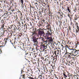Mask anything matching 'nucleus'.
Masks as SVG:
<instances>
[{
  "mask_svg": "<svg viewBox=\"0 0 79 79\" xmlns=\"http://www.w3.org/2000/svg\"><path fill=\"white\" fill-rule=\"evenodd\" d=\"M34 30H33V29H32L33 31L32 32V34L31 35V41H32L33 43L35 45H37L38 44V42L37 41V40H38L39 38H37L36 37L37 36V32H38L40 28H39L37 27H35L33 28ZM35 29V31H34Z\"/></svg>",
  "mask_w": 79,
  "mask_h": 79,
  "instance_id": "1",
  "label": "nucleus"
},
{
  "mask_svg": "<svg viewBox=\"0 0 79 79\" xmlns=\"http://www.w3.org/2000/svg\"><path fill=\"white\" fill-rule=\"evenodd\" d=\"M45 24H46V27L47 29L48 30V31H47V32L46 33V35H51L52 34V28L50 26V25L47 22V21L45 22Z\"/></svg>",
  "mask_w": 79,
  "mask_h": 79,
  "instance_id": "2",
  "label": "nucleus"
},
{
  "mask_svg": "<svg viewBox=\"0 0 79 79\" xmlns=\"http://www.w3.org/2000/svg\"><path fill=\"white\" fill-rule=\"evenodd\" d=\"M63 74L64 76V77L65 79H66L67 77H68V76L69 78L71 79V77H73V74H70L69 73V72H68V74L66 75V72L64 71V70H63Z\"/></svg>",
  "mask_w": 79,
  "mask_h": 79,
  "instance_id": "3",
  "label": "nucleus"
},
{
  "mask_svg": "<svg viewBox=\"0 0 79 79\" xmlns=\"http://www.w3.org/2000/svg\"><path fill=\"white\" fill-rule=\"evenodd\" d=\"M24 26L26 29H27L28 28L29 30L31 29H33L34 30V28H33V26H32V24L31 23V22H30L28 23V24L27 23H25L24 25Z\"/></svg>",
  "mask_w": 79,
  "mask_h": 79,
  "instance_id": "4",
  "label": "nucleus"
},
{
  "mask_svg": "<svg viewBox=\"0 0 79 79\" xmlns=\"http://www.w3.org/2000/svg\"><path fill=\"white\" fill-rule=\"evenodd\" d=\"M38 34L40 36H42L43 37H45V33L44 32V30L40 28L39 31L38 32Z\"/></svg>",
  "mask_w": 79,
  "mask_h": 79,
  "instance_id": "5",
  "label": "nucleus"
},
{
  "mask_svg": "<svg viewBox=\"0 0 79 79\" xmlns=\"http://www.w3.org/2000/svg\"><path fill=\"white\" fill-rule=\"evenodd\" d=\"M68 49L69 50V52H70V53H72V55H73V56H74V54H76V49H72L71 48V46H69V48H68Z\"/></svg>",
  "mask_w": 79,
  "mask_h": 79,
  "instance_id": "6",
  "label": "nucleus"
},
{
  "mask_svg": "<svg viewBox=\"0 0 79 79\" xmlns=\"http://www.w3.org/2000/svg\"><path fill=\"white\" fill-rule=\"evenodd\" d=\"M72 54L73 53L68 52H66L65 53L64 55H66L65 56L66 58H71V56H73V55H72Z\"/></svg>",
  "mask_w": 79,
  "mask_h": 79,
  "instance_id": "7",
  "label": "nucleus"
},
{
  "mask_svg": "<svg viewBox=\"0 0 79 79\" xmlns=\"http://www.w3.org/2000/svg\"><path fill=\"white\" fill-rule=\"evenodd\" d=\"M37 56V53H34L33 54L32 53L31 55V56H30V58L32 60H34L35 61H37V59H35Z\"/></svg>",
  "mask_w": 79,
  "mask_h": 79,
  "instance_id": "8",
  "label": "nucleus"
},
{
  "mask_svg": "<svg viewBox=\"0 0 79 79\" xmlns=\"http://www.w3.org/2000/svg\"><path fill=\"white\" fill-rule=\"evenodd\" d=\"M39 39L41 40V41H42V43H47V40L45 41V39H44V38L43 37H40L39 38Z\"/></svg>",
  "mask_w": 79,
  "mask_h": 79,
  "instance_id": "9",
  "label": "nucleus"
},
{
  "mask_svg": "<svg viewBox=\"0 0 79 79\" xmlns=\"http://www.w3.org/2000/svg\"><path fill=\"white\" fill-rule=\"evenodd\" d=\"M40 48L42 50H45L47 48V47L43 44H41L40 45Z\"/></svg>",
  "mask_w": 79,
  "mask_h": 79,
  "instance_id": "10",
  "label": "nucleus"
},
{
  "mask_svg": "<svg viewBox=\"0 0 79 79\" xmlns=\"http://www.w3.org/2000/svg\"><path fill=\"white\" fill-rule=\"evenodd\" d=\"M46 35V36L48 37L46 38V39L48 40V41H49V42H52V37H49L48 36H49V35Z\"/></svg>",
  "mask_w": 79,
  "mask_h": 79,
  "instance_id": "11",
  "label": "nucleus"
},
{
  "mask_svg": "<svg viewBox=\"0 0 79 79\" xmlns=\"http://www.w3.org/2000/svg\"><path fill=\"white\" fill-rule=\"evenodd\" d=\"M54 50H55V51H54L53 54L54 55V54L56 56H57L56 55V53H57V55H59V50L58 49H57V48H56V49H54Z\"/></svg>",
  "mask_w": 79,
  "mask_h": 79,
  "instance_id": "12",
  "label": "nucleus"
},
{
  "mask_svg": "<svg viewBox=\"0 0 79 79\" xmlns=\"http://www.w3.org/2000/svg\"><path fill=\"white\" fill-rule=\"evenodd\" d=\"M9 38H10V37H9L6 38V41H3V42H2V45H4V46L5 45V44L6 43V40H8V39H9Z\"/></svg>",
  "mask_w": 79,
  "mask_h": 79,
  "instance_id": "13",
  "label": "nucleus"
},
{
  "mask_svg": "<svg viewBox=\"0 0 79 79\" xmlns=\"http://www.w3.org/2000/svg\"><path fill=\"white\" fill-rule=\"evenodd\" d=\"M42 53H40L39 54L38 56L40 57V58L42 60H44V58L43 57V56H42Z\"/></svg>",
  "mask_w": 79,
  "mask_h": 79,
  "instance_id": "14",
  "label": "nucleus"
},
{
  "mask_svg": "<svg viewBox=\"0 0 79 79\" xmlns=\"http://www.w3.org/2000/svg\"><path fill=\"white\" fill-rule=\"evenodd\" d=\"M67 16L69 17V18L70 21H72V19H73V15L68 14L67 15Z\"/></svg>",
  "mask_w": 79,
  "mask_h": 79,
  "instance_id": "15",
  "label": "nucleus"
},
{
  "mask_svg": "<svg viewBox=\"0 0 79 79\" xmlns=\"http://www.w3.org/2000/svg\"><path fill=\"white\" fill-rule=\"evenodd\" d=\"M32 53H31V52H28L26 53L25 55H27V56H29V57H31V55H32Z\"/></svg>",
  "mask_w": 79,
  "mask_h": 79,
  "instance_id": "16",
  "label": "nucleus"
},
{
  "mask_svg": "<svg viewBox=\"0 0 79 79\" xmlns=\"http://www.w3.org/2000/svg\"><path fill=\"white\" fill-rule=\"evenodd\" d=\"M75 25H76V27L75 28L76 30L77 29H79V26H78V23L77 22H75Z\"/></svg>",
  "mask_w": 79,
  "mask_h": 79,
  "instance_id": "17",
  "label": "nucleus"
},
{
  "mask_svg": "<svg viewBox=\"0 0 79 79\" xmlns=\"http://www.w3.org/2000/svg\"><path fill=\"white\" fill-rule=\"evenodd\" d=\"M43 24V23H42V22H39L37 24V26L39 27H42V25Z\"/></svg>",
  "mask_w": 79,
  "mask_h": 79,
  "instance_id": "18",
  "label": "nucleus"
},
{
  "mask_svg": "<svg viewBox=\"0 0 79 79\" xmlns=\"http://www.w3.org/2000/svg\"><path fill=\"white\" fill-rule=\"evenodd\" d=\"M15 7H10V10H11L12 13H14L15 11Z\"/></svg>",
  "mask_w": 79,
  "mask_h": 79,
  "instance_id": "19",
  "label": "nucleus"
},
{
  "mask_svg": "<svg viewBox=\"0 0 79 79\" xmlns=\"http://www.w3.org/2000/svg\"><path fill=\"white\" fill-rule=\"evenodd\" d=\"M76 52H75V55H77L78 56H79V49L77 50H75V51Z\"/></svg>",
  "mask_w": 79,
  "mask_h": 79,
  "instance_id": "20",
  "label": "nucleus"
},
{
  "mask_svg": "<svg viewBox=\"0 0 79 79\" xmlns=\"http://www.w3.org/2000/svg\"><path fill=\"white\" fill-rule=\"evenodd\" d=\"M14 19H15V20L13 21V23L15 22V21H16V20H18V16H17V15H15V16H14Z\"/></svg>",
  "mask_w": 79,
  "mask_h": 79,
  "instance_id": "21",
  "label": "nucleus"
},
{
  "mask_svg": "<svg viewBox=\"0 0 79 79\" xmlns=\"http://www.w3.org/2000/svg\"><path fill=\"white\" fill-rule=\"evenodd\" d=\"M6 15L7 16H10L11 15V12H8L6 14Z\"/></svg>",
  "mask_w": 79,
  "mask_h": 79,
  "instance_id": "22",
  "label": "nucleus"
},
{
  "mask_svg": "<svg viewBox=\"0 0 79 79\" xmlns=\"http://www.w3.org/2000/svg\"><path fill=\"white\" fill-rule=\"evenodd\" d=\"M10 4L7 5V7L8 10H10V9H11V7H10Z\"/></svg>",
  "mask_w": 79,
  "mask_h": 79,
  "instance_id": "23",
  "label": "nucleus"
},
{
  "mask_svg": "<svg viewBox=\"0 0 79 79\" xmlns=\"http://www.w3.org/2000/svg\"><path fill=\"white\" fill-rule=\"evenodd\" d=\"M3 1L4 3H6V4H7V5H8V4H10L9 2H8L7 0H4Z\"/></svg>",
  "mask_w": 79,
  "mask_h": 79,
  "instance_id": "24",
  "label": "nucleus"
},
{
  "mask_svg": "<svg viewBox=\"0 0 79 79\" xmlns=\"http://www.w3.org/2000/svg\"><path fill=\"white\" fill-rule=\"evenodd\" d=\"M28 78H29V79H39L37 78H36V77H35V78H34L33 77H31V76L28 77Z\"/></svg>",
  "mask_w": 79,
  "mask_h": 79,
  "instance_id": "25",
  "label": "nucleus"
},
{
  "mask_svg": "<svg viewBox=\"0 0 79 79\" xmlns=\"http://www.w3.org/2000/svg\"><path fill=\"white\" fill-rule=\"evenodd\" d=\"M66 59L65 58H63V59L62 60V63H65V62L66 61Z\"/></svg>",
  "mask_w": 79,
  "mask_h": 79,
  "instance_id": "26",
  "label": "nucleus"
},
{
  "mask_svg": "<svg viewBox=\"0 0 79 79\" xmlns=\"http://www.w3.org/2000/svg\"><path fill=\"white\" fill-rule=\"evenodd\" d=\"M65 63L67 65H68V64L69 66H70V64H68V61L67 60H65Z\"/></svg>",
  "mask_w": 79,
  "mask_h": 79,
  "instance_id": "27",
  "label": "nucleus"
},
{
  "mask_svg": "<svg viewBox=\"0 0 79 79\" xmlns=\"http://www.w3.org/2000/svg\"><path fill=\"white\" fill-rule=\"evenodd\" d=\"M19 22L16 20L14 23H14V24L15 25H17V26Z\"/></svg>",
  "mask_w": 79,
  "mask_h": 79,
  "instance_id": "28",
  "label": "nucleus"
},
{
  "mask_svg": "<svg viewBox=\"0 0 79 79\" xmlns=\"http://www.w3.org/2000/svg\"><path fill=\"white\" fill-rule=\"evenodd\" d=\"M39 12L40 13H44V11H43V10H42V9H39Z\"/></svg>",
  "mask_w": 79,
  "mask_h": 79,
  "instance_id": "29",
  "label": "nucleus"
},
{
  "mask_svg": "<svg viewBox=\"0 0 79 79\" xmlns=\"http://www.w3.org/2000/svg\"><path fill=\"white\" fill-rule=\"evenodd\" d=\"M44 72H46V73H47V72H48V69H47L46 67L44 68Z\"/></svg>",
  "mask_w": 79,
  "mask_h": 79,
  "instance_id": "30",
  "label": "nucleus"
},
{
  "mask_svg": "<svg viewBox=\"0 0 79 79\" xmlns=\"http://www.w3.org/2000/svg\"><path fill=\"white\" fill-rule=\"evenodd\" d=\"M5 33V31L3 33H2V35H0V39H2V38H1V37H3V34H4Z\"/></svg>",
  "mask_w": 79,
  "mask_h": 79,
  "instance_id": "31",
  "label": "nucleus"
},
{
  "mask_svg": "<svg viewBox=\"0 0 79 79\" xmlns=\"http://www.w3.org/2000/svg\"><path fill=\"white\" fill-rule=\"evenodd\" d=\"M55 60V61H56L57 60V56H55L54 57L53 59V61Z\"/></svg>",
  "mask_w": 79,
  "mask_h": 79,
  "instance_id": "32",
  "label": "nucleus"
},
{
  "mask_svg": "<svg viewBox=\"0 0 79 79\" xmlns=\"http://www.w3.org/2000/svg\"><path fill=\"white\" fill-rule=\"evenodd\" d=\"M75 17L76 18H79V13L75 15Z\"/></svg>",
  "mask_w": 79,
  "mask_h": 79,
  "instance_id": "33",
  "label": "nucleus"
},
{
  "mask_svg": "<svg viewBox=\"0 0 79 79\" xmlns=\"http://www.w3.org/2000/svg\"><path fill=\"white\" fill-rule=\"evenodd\" d=\"M30 13L31 15H34V11H31Z\"/></svg>",
  "mask_w": 79,
  "mask_h": 79,
  "instance_id": "34",
  "label": "nucleus"
},
{
  "mask_svg": "<svg viewBox=\"0 0 79 79\" xmlns=\"http://www.w3.org/2000/svg\"><path fill=\"white\" fill-rule=\"evenodd\" d=\"M67 11H68L69 13H71V10H70V9H69V7H67Z\"/></svg>",
  "mask_w": 79,
  "mask_h": 79,
  "instance_id": "35",
  "label": "nucleus"
},
{
  "mask_svg": "<svg viewBox=\"0 0 79 79\" xmlns=\"http://www.w3.org/2000/svg\"><path fill=\"white\" fill-rule=\"evenodd\" d=\"M64 47H65V50H66V52H67V49L66 48H68V49L69 47H68V46L67 45H65V46Z\"/></svg>",
  "mask_w": 79,
  "mask_h": 79,
  "instance_id": "36",
  "label": "nucleus"
},
{
  "mask_svg": "<svg viewBox=\"0 0 79 79\" xmlns=\"http://www.w3.org/2000/svg\"><path fill=\"white\" fill-rule=\"evenodd\" d=\"M34 15H35V16H37V15H38V13L36 11H34Z\"/></svg>",
  "mask_w": 79,
  "mask_h": 79,
  "instance_id": "37",
  "label": "nucleus"
},
{
  "mask_svg": "<svg viewBox=\"0 0 79 79\" xmlns=\"http://www.w3.org/2000/svg\"><path fill=\"white\" fill-rule=\"evenodd\" d=\"M39 48H40V47H39V46H36V50H39V49H40Z\"/></svg>",
  "mask_w": 79,
  "mask_h": 79,
  "instance_id": "38",
  "label": "nucleus"
},
{
  "mask_svg": "<svg viewBox=\"0 0 79 79\" xmlns=\"http://www.w3.org/2000/svg\"><path fill=\"white\" fill-rule=\"evenodd\" d=\"M4 26H5V24H2V25L1 26V29H3V28L4 27Z\"/></svg>",
  "mask_w": 79,
  "mask_h": 79,
  "instance_id": "39",
  "label": "nucleus"
},
{
  "mask_svg": "<svg viewBox=\"0 0 79 79\" xmlns=\"http://www.w3.org/2000/svg\"><path fill=\"white\" fill-rule=\"evenodd\" d=\"M49 16H52V13H51V12H49Z\"/></svg>",
  "mask_w": 79,
  "mask_h": 79,
  "instance_id": "40",
  "label": "nucleus"
},
{
  "mask_svg": "<svg viewBox=\"0 0 79 79\" xmlns=\"http://www.w3.org/2000/svg\"><path fill=\"white\" fill-rule=\"evenodd\" d=\"M23 53H26V51H27V50L24 49H23Z\"/></svg>",
  "mask_w": 79,
  "mask_h": 79,
  "instance_id": "41",
  "label": "nucleus"
},
{
  "mask_svg": "<svg viewBox=\"0 0 79 79\" xmlns=\"http://www.w3.org/2000/svg\"><path fill=\"white\" fill-rule=\"evenodd\" d=\"M79 33V29L77 30H76V34H77V33Z\"/></svg>",
  "mask_w": 79,
  "mask_h": 79,
  "instance_id": "42",
  "label": "nucleus"
},
{
  "mask_svg": "<svg viewBox=\"0 0 79 79\" xmlns=\"http://www.w3.org/2000/svg\"><path fill=\"white\" fill-rule=\"evenodd\" d=\"M11 28H12V29H15V27H14L13 26V25H11Z\"/></svg>",
  "mask_w": 79,
  "mask_h": 79,
  "instance_id": "43",
  "label": "nucleus"
},
{
  "mask_svg": "<svg viewBox=\"0 0 79 79\" xmlns=\"http://www.w3.org/2000/svg\"><path fill=\"white\" fill-rule=\"evenodd\" d=\"M42 9V10H43V11H44V12L45 13H46V9H44V8H43Z\"/></svg>",
  "mask_w": 79,
  "mask_h": 79,
  "instance_id": "44",
  "label": "nucleus"
},
{
  "mask_svg": "<svg viewBox=\"0 0 79 79\" xmlns=\"http://www.w3.org/2000/svg\"><path fill=\"white\" fill-rule=\"evenodd\" d=\"M73 11H74L75 12H76V11H77V8H76V7H75V8H74V9L73 10Z\"/></svg>",
  "mask_w": 79,
  "mask_h": 79,
  "instance_id": "45",
  "label": "nucleus"
},
{
  "mask_svg": "<svg viewBox=\"0 0 79 79\" xmlns=\"http://www.w3.org/2000/svg\"><path fill=\"white\" fill-rule=\"evenodd\" d=\"M60 42L59 41H57V43L56 44V45L57 46V45H60Z\"/></svg>",
  "mask_w": 79,
  "mask_h": 79,
  "instance_id": "46",
  "label": "nucleus"
},
{
  "mask_svg": "<svg viewBox=\"0 0 79 79\" xmlns=\"http://www.w3.org/2000/svg\"><path fill=\"white\" fill-rule=\"evenodd\" d=\"M6 13H4V16H5V17L4 18V19L5 18H7V17H8V16H6Z\"/></svg>",
  "mask_w": 79,
  "mask_h": 79,
  "instance_id": "47",
  "label": "nucleus"
},
{
  "mask_svg": "<svg viewBox=\"0 0 79 79\" xmlns=\"http://www.w3.org/2000/svg\"><path fill=\"white\" fill-rule=\"evenodd\" d=\"M45 61H49V57H48V58H47V59H45Z\"/></svg>",
  "mask_w": 79,
  "mask_h": 79,
  "instance_id": "48",
  "label": "nucleus"
},
{
  "mask_svg": "<svg viewBox=\"0 0 79 79\" xmlns=\"http://www.w3.org/2000/svg\"><path fill=\"white\" fill-rule=\"evenodd\" d=\"M20 0L21 4H23V3H24V0Z\"/></svg>",
  "mask_w": 79,
  "mask_h": 79,
  "instance_id": "49",
  "label": "nucleus"
},
{
  "mask_svg": "<svg viewBox=\"0 0 79 79\" xmlns=\"http://www.w3.org/2000/svg\"><path fill=\"white\" fill-rule=\"evenodd\" d=\"M26 21L27 22H29V19L28 18V17H26Z\"/></svg>",
  "mask_w": 79,
  "mask_h": 79,
  "instance_id": "50",
  "label": "nucleus"
},
{
  "mask_svg": "<svg viewBox=\"0 0 79 79\" xmlns=\"http://www.w3.org/2000/svg\"><path fill=\"white\" fill-rule=\"evenodd\" d=\"M21 24L19 23V22H18V24H17V26H20Z\"/></svg>",
  "mask_w": 79,
  "mask_h": 79,
  "instance_id": "51",
  "label": "nucleus"
},
{
  "mask_svg": "<svg viewBox=\"0 0 79 79\" xmlns=\"http://www.w3.org/2000/svg\"><path fill=\"white\" fill-rule=\"evenodd\" d=\"M69 31H71V27L70 26H69Z\"/></svg>",
  "mask_w": 79,
  "mask_h": 79,
  "instance_id": "52",
  "label": "nucleus"
},
{
  "mask_svg": "<svg viewBox=\"0 0 79 79\" xmlns=\"http://www.w3.org/2000/svg\"><path fill=\"white\" fill-rule=\"evenodd\" d=\"M5 46L3 45H0V47L1 48H3V47H4Z\"/></svg>",
  "mask_w": 79,
  "mask_h": 79,
  "instance_id": "53",
  "label": "nucleus"
},
{
  "mask_svg": "<svg viewBox=\"0 0 79 79\" xmlns=\"http://www.w3.org/2000/svg\"><path fill=\"white\" fill-rule=\"evenodd\" d=\"M49 58V57H48V55H47L45 56V59H47V58Z\"/></svg>",
  "mask_w": 79,
  "mask_h": 79,
  "instance_id": "54",
  "label": "nucleus"
},
{
  "mask_svg": "<svg viewBox=\"0 0 79 79\" xmlns=\"http://www.w3.org/2000/svg\"><path fill=\"white\" fill-rule=\"evenodd\" d=\"M22 24L21 25V26L23 27V26H24V23H23V22H22Z\"/></svg>",
  "mask_w": 79,
  "mask_h": 79,
  "instance_id": "55",
  "label": "nucleus"
},
{
  "mask_svg": "<svg viewBox=\"0 0 79 79\" xmlns=\"http://www.w3.org/2000/svg\"><path fill=\"white\" fill-rule=\"evenodd\" d=\"M21 29L20 27H18V29H17V30L19 31H21Z\"/></svg>",
  "mask_w": 79,
  "mask_h": 79,
  "instance_id": "56",
  "label": "nucleus"
},
{
  "mask_svg": "<svg viewBox=\"0 0 79 79\" xmlns=\"http://www.w3.org/2000/svg\"><path fill=\"white\" fill-rule=\"evenodd\" d=\"M9 34L10 35L9 36H10V37H12V33H10V34Z\"/></svg>",
  "mask_w": 79,
  "mask_h": 79,
  "instance_id": "57",
  "label": "nucleus"
},
{
  "mask_svg": "<svg viewBox=\"0 0 79 79\" xmlns=\"http://www.w3.org/2000/svg\"><path fill=\"white\" fill-rule=\"evenodd\" d=\"M18 13H20L21 15H23V14H22V13H21V12L19 10H18V11H17Z\"/></svg>",
  "mask_w": 79,
  "mask_h": 79,
  "instance_id": "58",
  "label": "nucleus"
},
{
  "mask_svg": "<svg viewBox=\"0 0 79 79\" xmlns=\"http://www.w3.org/2000/svg\"><path fill=\"white\" fill-rule=\"evenodd\" d=\"M22 77L23 79H25V74H24V75H22Z\"/></svg>",
  "mask_w": 79,
  "mask_h": 79,
  "instance_id": "59",
  "label": "nucleus"
},
{
  "mask_svg": "<svg viewBox=\"0 0 79 79\" xmlns=\"http://www.w3.org/2000/svg\"><path fill=\"white\" fill-rule=\"evenodd\" d=\"M23 23H26V19H25V18H24V19L23 20Z\"/></svg>",
  "mask_w": 79,
  "mask_h": 79,
  "instance_id": "60",
  "label": "nucleus"
},
{
  "mask_svg": "<svg viewBox=\"0 0 79 79\" xmlns=\"http://www.w3.org/2000/svg\"><path fill=\"white\" fill-rule=\"evenodd\" d=\"M42 21H43L44 23H46V22H47L45 21V20H44V19H43V20H42Z\"/></svg>",
  "mask_w": 79,
  "mask_h": 79,
  "instance_id": "61",
  "label": "nucleus"
},
{
  "mask_svg": "<svg viewBox=\"0 0 79 79\" xmlns=\"http://www.w3.org/2000/svg\"><path fill=\"white\" fill-rule=\"evenodd\" d=\"M1 23L3 24V23H4V21H3V20H2L1 21Z\"/></svg>",
  "mask_w": 79,
  "mask_h": 79,
  "instance_id": "62",
  "label": "nucleus"
},
{
  "mask_svg": "<svg viewBox=\"0 0 79 79\" xmlns=\"http://www.w3.org/2000/svg\"><path fill=\"white\" fill-rule=\"evenodd\" d=\"M26 3H27V4H29V1H26Z\"/></svg>",
  "mask_w": 79,
  "mask_h": 79,
  "instance_id": "63",
  "label": "nucleus"
},
{
  "mask_svg": "<svg viewBox=\"0 0 79 79\" xmlns=\"http://www.w3.org/2000/svg\"><path fill=\"white\" fill-rule=\"evenodd\" d=\"M51 59L52 60V59H53V58H54V57H53V56H51Z\"/></svg>",
  "mask_w": 79,
  "mask_h": 79,
  "instance_id": "64",
  "label": "nucleus"
}]
</instances>
